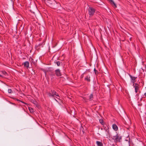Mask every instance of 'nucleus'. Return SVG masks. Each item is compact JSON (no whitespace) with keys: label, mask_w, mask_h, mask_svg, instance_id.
<instances>
[{"label":"nucleus","mask_w":146,"mask_h":146,"mask_svg":"<svg viewBox=\"0 0 146 146\" xmlns=\"http://www.w3.org/2000/svg\"><path fill=\"white\" fill-rule=\"evenodd\" d=\"M88 10L90 16H92L93 15L95 11V10L93 8L89 7L88 9Z\"/></svg>","instance_id":"1"},{"label":"nucleus","mask_w":146,"mask_h":146,"mask_svg":"<svg viewBox=\"0 0 146 146\" xmlns=\"http://www.w3.org/2000/svg\"><path fill=\"white\" fill-rule=\"evenodd\" d=\"M48 95L49 96H54V95H55L58 97H59L58 94L54 90H51L49 93H48Z\"/></svg>","instance_id":"2"},{"label":"nucleus","mask_w":146,"mask_h":146,"mask_svg":"<svg viewBox=\"0 0 146 146\" xmlns=\"http://www.w3.org/2000/svg\"><path fill=\"white\" fill-rule=\"evenodd\" d=\"M121 139V136L117 134L116 135L113 136V139H114L116 142L119 141Z\"/></svg>","instance_id":"3"},{"label":"nucleus","mask_w":146,"mask_h":146,"mask_svg":"<svg viewBox=\"0 0 146 146\" xmlns=\"http://www.w3.org/2000/svg\"><path fill=\"white\" fill-rule=\"evenodd\" d=\"M55 73L57 76H61V73L59 69H58L55 70Z\"/></svg>","instance_id":"4"},{"label":"nucleus","mask_w":146,"mask_h":146,"mask_svg":"<svg viewBox=\"0 0 146 146\" xmlns=\"http://www.w3.org/2000/svg\"><path fill=\"white\" fill-rule=\"evenodd\" d=\"M134 87L135 89V92L136 93L137 92L139 88L138 84H135V85L134 86Z\"/></svg>","instance_id":"5"},{"label":"nucleus","mask_w":146,"mask_h":146,"mask_svg":"<svg viewBox=\"0 0 146 146\" xmlns=\"http://www.w3.org/2000/svg\"><path fill=\"white\" fill-rule=\"evenodd\" d=\"M113 128L115 131H117L118 129L117 126L115 124H113L112 125Z\"/></svg>","instance_id":"6"},{"label":"nucleus","mask_w":146,"mask_h":146,"mask_svg":"<svg viewBox=\"0 0 146 146\" xmlns=\"http://www.w3.org/2000/svg\"><path fill=\"white\" fill-rule=\"evenodd\" d=\"M96 143L98 146H102L103 145V144L101 142L99 141H97Z\"/></svg>","instance_id":"7"},{"label":"nucleus","mask_w":146,"mask_h":146,"mask_svg":"<svg viewBox=\"0 0 146 146\" xmlns=\"http://www.w3.org/2000/svg\"><path fill=\"white\" fill-rule=\"evenodd\" d=\"M109 1H110V3H111V4L113 5L115 7H117V6H116V4L114 3V1H113V0H109Z\"/></svg>","instance_id":"8"},{"label":"nucleus","mask_w":146,"mask_h":146,"mask_svg":"<svg viewBox=\"0 0 146 146\" xmlns=\"http://www.w3.org/2000/svg\"><path fill=\"white\" fill-rule=\"evenodd\" d=\"M29 62H24V65L25 66L28 68L29 67Z\"/></svg>","instance_id":"9"},{"label":"nucleus","mask_w":146,"mask_h":146,"mask_svg":"<svg viewBox=\"0 0 146 146\" xmlns=\"http://www.w3.org/2000/svg\"><path fill=\"white\" fill-rule=\"evenodd\" d=\"M90 76L89 75H88L86 76V78H85V79L88 81L90 82Z\"/></svg>","instance_id":"10"},{"label":"nucleus","mask_w":146,"mask_h":146,"mask_svg":"<svg viewBox=\"0 0 146 146\" xmlns=\"http://www.w3.org/2000/svg\"><path fill=\"white\" fill-rule=\"evenodd\" d=\"M131 79H132V81H131L132 82H133V85H134V82H135V77H132L131 76Z\"/></svg>","instance_id":"11"},{"label":"nucleus","mask_w":146,"mask_h":146,"mask_svg":"<svg viewBox=\"0 0 146 146\" xmlns=\"http://www.w3.org/2000/svg\"><path fill=\"white\" fill-rule=\"evenodd\" d=\"M100 123L102 125H103L104 124V122H103V120L102 119H100Z\"/></svg>","instance_id":"12"},{"label":"nucleus","mask_w":146,"mask_h":146,"mask_svg":"<svg viewBox=\"0 0 146 146\" xmlns=\"http://www.w3.org/2000/svg\"><path fill=\"white\" fill-rule=\"evenodd\" d=\"M29 110L31 112H33V108H29Z\"/></svg>","instance_id":"13"},{"label":"nucleus","mask_w":146,"mask_h":146,"mask_svg":"<svg viewBox=\"0 0 146 146\" xmlns=\"http://www.w3.org/2000/svg\"><path fill=\"white\" fill-rule=\"evenodd\" d=\"M93 95L92 94L90 95L89 97V99L90 100H92Z\"/></svg>","instance_id":"14"},{"label":"nucleus","mask_w":146,"mask_h":146,"mask_svg":"<svg viewBox=\"0 0 146 146\" xmlns=\"http://www.w3.org/2000/svg\"><path fill=\"white\" fill-rule=\"evenodd\" d=\"M8 92L9 93H11L12 92V90L11 89H9Z\"/></svg>","instance_id":"15"},{"label":"nucleus","mask_w":146,"mask_h":146,"mask_svg":"<svg viewBox=\"0 0 146 146\" xmlns=\"http://www.w3.org/2000/svg\"><path fill=\"white\" fill-rule=\"evenodd\" d=\"M56 63L58 66H59L60 65V63L59 61L56 62Z\"/></svg>","instance_id":"16"},{"label":"nucleus","mask_w":146,"mask_h":146,"mask_svg":"<svg viewBox=\"0 0 146 146\" xmlns=\"http://www.w3.org/2000/svg\"><path fill=\"white\" fill-rule=\"evenodd\" d=\"M2 73L4 75H6L7 74L6 72L4 71H3L2 72Z\"/></svg>","instance_id":"17"},{"label":"nucleus","mask_w":146,"mask_h":146,"mask_svg":"<svg viewBox=\"0 0 146 146\" xmlns=\"http://www.w3.org/2000/svg\"><path fill=\"white\" fill-rule=\"evenodd\" d=\"M94 71H95V72L96 74V71L97 72V70H96L95 68L94 69Z\"/></svg>","instance_id":"18"},{"label":"nucleus","mask_w":146,"mask_h":146,"mask_svg":"<svg viewBox=\"0 0 146 146\" xmlns=\"http://www.w3.org/2000/svg\"><path fill=\"white\" fill-rule=\"evenodd\" d=\"M144 95L146 96V92L145 93Z\"/></svg>","instance_id":"19"},{"label":"nucleus","mask_w":146,"mask_h":146,"mask_svg":"<svg viewBox=\"0 0 146 146\" xmlns=\"http://www.w3.org/2000/svg\"><path fill=\"white\" fill-rule=\"evenodd\" d=\"M96 74H98V71H97H97H96Z\"/></svg>","instance_id":"20"},{"label":"nucleus","mask_w":146,"mask_h":146,"mask_svg":"<svg viewBox=\"0 0 146 146\" xmlns=\"http://www.w3.org/2000/svg\"><path fill=\"white\" fill-rule=\"evenodd\" d=\"M0 76L1 77V76H1V75H0Z\"/></svg>","instance_id":"21"}]
</instances>
